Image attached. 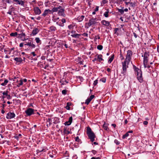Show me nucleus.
<instances>
[{"label": "nucleus", "mask_w": 159, "mask_h": 159, "mask_svg": "<svg viewBox=\"0 0 159 159\" xmlns=\"http://www.w3.org/2000/svg\"><path fill=\"white\" fill-rule=\"evenodd\" d=\"M133 68L135 71L137 72V79L140 83H142L143 81V79L142 77V72L141 70L139 69L135 65H133Z\"/></svg>", "instance_id": "obj_1"}, {"label": "nucleus", "mask_w": 159, "mask_h": 159, "mask_svg": "<svg viewBox=\"0 0 159 159\" xmlns=\"http://www.w3.org/2000/svg\"><path fill=\"white\" fill-rule=\"evenodd\" d=\"M86 133L89 139H90L91 142H93L94 141L96 135L92 131L91 128L89 126L87 127Z\"/></svg>", "instance_id": "obj_2"}, {"label": "nucleus", "mask_w": 159, "mask_h": 159, "mask_svg": "<svg viewBox=\"0 0 159 159\" xmlns=\"http://www.w3.org/2000/svg\"><path fill=\"white\" fill-rule=\"evenodd\" d=\"M130 61L125 60L124 61L122 62V71L121 73L123 74L124 75H125L127 71V69L128 68V65L129 64Z\"/></svg>", "instance_id": "obj_3"}, {"label": "nucleus", "mask_w": 159, "mask_h": 159, "mask_svg": "<svg viewBox=\"0 0 159 159\" xmlns=\"http://www.w3.org/2000/svg\"><path fill=\"white\" fill-rule=\"evenodd\" d=\"M96 23V19L95 18H92L90 19L88 23H87L85 24V27L88 28L91 25L95 24Z\"/></svg>", "instance_id": "obj_4"}, {"label": "nucleus", "mask_w": 159, "mask_h": 159, "mask_svg": "<svg viewBox=\"0 0 159 159\" xmlns=\"http://www.w3.org/2000/svg\"><path fill=\"white\" fill-rule=\"evenodd\" d=\"M132 54V52L131 50H128L127 52V54L125 60L130 61Z\"/></svg>", "instance_id": "obj_5"}, {"label": "nucleus", "mask_w": 159, "mask_h": 159, "mask_svg": "<svg viewBox=\"0 0 159 159\" xmlns=\"http://www.w3.org/2000/svg\"><path fill=\"white\" fill-rule=\"evenodd\" d=\"M149 56V52H145L144 53V55H142V57H143V61L148 62Z\"/></svg>", "instance_id": "obj_6"}, {"label": "nucleus", "mask_w": 159, "mask_h": 159, "mask_svg": "<svg viewBox=\"0 0 159 159\" xmlns=\"http://www.w3.org/2000/svg\"><path fill=\"white\" fill-rule=\"evenodd\" d=\"M34 110L31 108H29L25 111V112L28 116H30L34 114Z\"/></svg>", "instance_id": "obj_7"}, {"label": "nucleus", "mask_w": 159, "mask_h": 159, "mask_svg": "<svg viewBox=\"0 0 159 159\" xmlns=\"http://www.w3.org/2000/svg\"><path fill=\"white\" fill-rule=\"evenodd\" d=\"M25 46H27L30 47L31 48H34L35 47V45L34 44L33 42L31 40L29 41L28 42H26L25 44Z\"/></svg>", "instance_id": "obj_8"}, {"label": "nucleus", "mask_w": 159, "mask_h": 159, "mask_svg": "<svg viewBox=\"0 0 159 159\" xmlns=\"http://www.w3.org/2000/svg\"><path fill=\"white\" fill-rule=\"evenodd\" d=\"M15 116V114L13 112H9L6 116V118L7 119H11L14 118Z\"/></svg>", "instance_id": "obj_9"}, {"label": "nucleus", "mask_w": 159, "mask_h": 159, "mask_svg": "<svg viewBox=\"0 0 159 159\" xmlns=\"http://www.w3.org/2000/svg\"><path fill=\"white\" fill-rule=\"evenodd\" d=\"M25 33H22L20 34H19L17 38L20 39L22 41H25L27 39H25Z\"/></svg>", "instance_id": "obj_10"}, {"label": "nucleus", "mask_w": 159, "mask_h": 159, "mask_svg": "<svg viewBox=\"0 0 159 159\" xmlns=\"http://www.w3.org/2000/svg\"><path fill=\"white\" fill-rule=\"evenodd\" d=\"M34 13L36 15H39L41 13V10L38 7H34Z\"/></svg>", "instance_id": "obj_11"}, {"label": "nucleus", "mask_w": 159, "mask_h": 159, "mask_svg": "<svg viewBox=\"0 0 159 159\" xmlns=\"http://www.w3.org/2000/svg\"><path fill=\"white\" fill-rule=\"evenodd\" d=\"M52 13V11L49 9H46L44 10L42 16L45 17L47 15L51 14Z\"/></svg>", "instance_id": "obj_12"}, {"label": "nucleus", "mask_w": 159, "mask_h": 159, "mask_svg": "<svg viewBox=\"0 0 159 159\" xmlns=\"http://www.w3.org/2000/svg\"><path fill=\"white\" fill-rule=\"evenodd\" d=\"M13 1L15 2V3L16 4L20 5L22 6L24 5L25 2L22 0H13Z\"/></svg>", "instance_id": "obj_13"}, {"label": "nucleus", "mask_w": 159, "mask_h": 159, "mask_svg": "<svg viewBox=\"0 0 159 159\" xmlns=\"http://www.w3.org/2000/svg\"><path fill=\"white\" fill-rule=\"evenodd\" d=\"M94 97V95H92L86 100L85 103L87 105H88L92 100L93 99Z\"/></svg>", "instance_id": "obj_14"}, {"label": "nucleus", "mask_w": 159, "mask_h": 159, "mask_svg": "<svg viewBox=\"0 0 159 159\" xmlns=\"http://www.w3.org/2000/svg\"><path fill=\"white\" fill-rule=\"evenodd\" d=\"M65 10L64 9H60L58 11V14L59 16H61L65 17L66 15L64 13Z\"/></svg>", "instance_id": "obj_15"}, {"label": "nucleus", "mask_w": 159, "mask_h": 159, "mask_svg": "<svg viewBox=\"0 0 159 159\" xmlns=\"http://www.w3.org/2000/svg\"><path fill=\"white\" fill-rule=\"evenodd\" d=\"M39 31L38 28L35 27L32 30L31 34L33 35L34 36L36 34L39 32Z\"/></svg>", "instance_id": "obj_16"}, {"label": "nucleus", "mask_w": 159, "mask_h": 159, "mask_svg": "<svg viewBox=\"0 0 159 159\" xmlns=\"http://www.w3.org/2000/svg\"><path fill=\"white\" fill-rule=\"evenodd\" d=\"M101 22L103 25L106 26H108L110 25L109 22L105 20H102Z\"/></svg>", "instance_id": "obj_17"}, {"label": "nucleus", "mask_w": 159, "mask_h": 159, "mask_svg": "<svg viewBox=\"0 0 159 159\" xmlns=\"http://www.w3.org/2000/svg\"><path fill=\"white\" fill-rule=\"evenodd\" d=\"M84 17V16L82 15L81 16H80L77 17V20L79 22H81L83 20Z\"/></svg>", "instance_id": "obj_18"}, {"label": "nucleus", "mask_w": 159, "mask_h": 159, "mask_svg": "<svg viewBox=\"0 0 159 159\" xmlns=\"http://www.w3.org/2000/svg\"><path fill=\"white\" fill-rule=\"evenodd\" d=\"M97 57V59L100 62L101 61H104V60L102 58V55H98Z\"/></svg>", "instance_id": "obj_19"}, {"label": "nucleus", "mask_w": 159, "mask_h": 159, "mask_svg": "<svg viewBox=\"0 0 159 159\" xmlns=\"http://www.w3.org/2000/svg\"><path fill=\"white\" fill-rule=\"evenodd\" d=\"M14 60L17 62L21 63L22 61V58L20 57H16L14 58Z\"/></svg>", "instance_id": "obj_20"}, {"label": "nucleus", "mask_w": 159, "mask_h": 159, "mask_svg": "<svg viewBox=\"0 0 159 159\" xmlns=\"http://www.w3.org/2000/svg\"><path fill=\"white\" fill-rule=\"evenodd\" d=\"M23 80H20V81H17V86L18 87H20V86L22 85L23 84Z\"/></svg>", "instance_id": "obj_21"}, {"label": "nucleus", "mask_w": 159, "mask_h": 159, "mask_svg": "<svg viewBox=\"0 0 159 159\" xmlns=\"http://www.w3.org/2000/svg\"><path fill=\"white\" fill-rule=\"evenodd\" d=\"M80 34H71V36L73 38H79L80 36Z\"/></svg>", "instance_id": "obj_22"}, {"label": "nucleus", "mask_w": 159, "mask_h": 159, "mask_svg": "<svg viewBox=\"0 0 159 159\" xmlns=\"http://www.w3.org/2000/svg\"><path fill=\"white\" fill-rule=\"evenodd\" d=\"M10 36L12 37H17L18 36V33L17 32L15 33H11L10 34Z\"/></svg>", "instance_id": "obj_23"}, {"label": "nucleus", "mask_w": 159, "mask_h": 159, "mask_svg": "<svg viewBox=\"0 0 159 159\" xmlns=\"http://www.w3.org/2000/svg\"><path fill=\"white\" fill-rule=\"evenodd\" d=\"M114 55H112L111 56V57L109 58L108 61V63H111V62L113 60V59L114 58Z\"/></svg>", "instance_id": "obj_24"}, {"label": "nucleus", "mask_w": 159, "mask_h": 159, "mask_svg": "<svg viewBox=\"0 0 159 159\" xmlns=\"http://www.w3.org/2000/svg\"><path fill=\"white\" fill-rule=\"evenodd\" d=\"M8 80H7L6 79L4 80V82L1 84L2 86H5L8 83Z\"/></svg>", "instance_id": "obj_25"}, {"label": "nucleus", "mask_w": 159, "mask_h": 159, "mask_svg": "<svg viewBox=\"0 0 159 159\" xmlns=\"http://www.w3.org/2000/svg\"><path fill=\"white\" fill-rule=\"evenodd\" d=\"M8 92L7 90L4 91L2 93V94L4 96H5L6 97L8 95ZM2 98H5L4 96H2Z\"/></svg>", "instance_id": "obj_26"}, {"label": "nucleus", "mask_w": 159, "mask_h": 159, "mask_svg": "<svg viewBox=\"0 0 159 159\" xmlns=\"http://www.w3.org/2000/svg\"><path fill=\"white\" fill-rule=\"evenodd\" d=\"M35 41L37 43L41 44V41L40 40L39 38L37 37L35 39Z\"/></svg>", "instance_id": "obj_27"}, {"label": "nucleus", "mask_w": 159, "mask_h": 159, "mask_svg": "<svg viewBox=\"0 0 159 159\" xmlns=\"http://www.w3.org/2000/svg\"><path fill=\"white\" fill-rule=\"evenodd\" d=\"M102 127L104 128V129L107 130L108 127L107 126V124H106L105 123H104V124L103 125Z\"/></svg>", "instance_id": "obj_28"}, {"label": "nucleus", "mask_w": 159, "mask_h": 159, "mask_svg": "<svg viewBox=\"0 0 159 159\" xmlns=\"http://www.w3.org/2000/svg\"><path fill=\"white\" fill-rule=\"evenodd\" d=\"M3 2L5 3H10L11 2V0H2Z\"/></svg>", "instance_id": "obj_29"}, {"label": "nucleus", "mask_w": 159, "mask_h": 159, "mask_svg": "<svg viewBox=\"0 0 159 159\" xmlns=\"http://www.w3.org/2000/svg\"><path fill=\"white\" fill-rule=\"evenodd\" d=\"M52 12H56L58 11V9L57 7H54L52 8Z\"/></svg>", "instance_id": "obj_30"}, {"label": "nucleus", "mask_w": 159, "mask_h": 159, "mask_svg": "<svg viewBox=\"0 0 159 159\" xmlns=\"http://www.w3.org/2000/svg\"><path fill=\"white\" fill-rule=\"evenodd\" d=\"M97 48L98 50H101L103 48V46H102V45H98L97 46Z\"/></svg>", "instance_id": "obj_31"}, {"label": "nucleus", "mask_w": 159, "mask_h": 159, "mask_svg": "<svg viewBox=\"0 0 159 159\" xmlns=\"http://www.w3.org/2000/svg\"><path fill=\"white\" fill-rule=\"evenodd\" d=\"M50 30L52 31H55L56 30V28L54 26H52L50 27Z\"/></svg>", "instance_id": "obj_32"}, {"label": "nucleus", "mask_w": 159, "mask_h": 159, "mask_svg": "<svg viewBox=\"0 0 159 159\" xmlns=\"http://www.w3.org/2000/svg\"><path fill=\"white\" fill-rule=\"evenodd\" d=\"M109 11H106L103 14L104 16L106 17H108Z\"/></svg>", "instance_id": "obj_33"}, {"label": "nucleus", "mask_w": 159, "mask_h": 159, "mask_svg": "<svg viewBox=\"0 0 159 159\" xmlns=\"http://www.w3.org/2000/svg\"><path fill=\"white\" fill-rule=\"evenodd\" d=\"M57 25H58L61 26H63L64 25V24H63V23H62L61 22H60V21H58V22H57Z\"/></svg>", "instance_id": "obj_34"}, {"label": "nucleus", "mask_w": 159, "mask_h": 159, "mask_svg": "<svg viewBox=\"0 0 159 159\" xmlns=\"http://www.w3.org/2000/svg\"><path fill=\"white\" fill-rule=\"evenodd\" d=\"M50 1L49 0H46L45 2V4L46 6H48L50 4Z\"/></svg>", "instance_id": "obj_35"}, {"label": "nucleus", "mask_w": 159, "mask_h": 159, "mask_svg": "<svg viewBox=\"0 0 159 159\" xmlns=\"http://www.w3.org/2000/svg\"><path fill=\"white\" fill-rule=\"evenodd\" d=\"M73 120L72 117L71 116L69 117L68 121L69 122V125H70L72 122Z\"/></svg>", "instance_id": "obj_36"}, {"label": "nucleus", "mask_w": 159, "mask_h": 159, "mask_svg": "<svg viewBox=\"0 0 159 159\" xmlns=\"http://www.w3.org/2000/svg\"><path fill=\"white\" fill-rule=\"evenodd\" d=\"M118 11L121 14H123L124 12V10L122 9H118Z\"/></svg>", "instance_id": "obj_37"}, {"label": "nucleus", "mask_w": 159, "mask_h": 159, "mask_svg": "<svg viewBox=\"0 0 159 159\" xmlns=\"http://www.w3.org/2000/svg\"><path fill=\"white\" fill-rule=\"evenodd\" d=\"M129 135V134H128V133L127 132L125 134L123 135L122 136V138L123 139H125L126 137H128Z\"/></svg>", "instance_id": "obj_38"}, {"label": "nucleus", "mask_w": 159, "mask_h": 159, "mask_svg": "<svg viewBox=\"0 0 159 159\" xmlns=\"http://www.w3.org/2000/svg\"><path fill=\"white\" fill-rule=\"evenodd\" d=\"M47 122L49 123V125H51L52 124V121H51V118H49L47 120Z\"/></svg>", "instance_id": "obj_39"}, {"label": "nucleus", "mask_w": 159, "mask_h": 159, "mask_svg": "<svg viewBox=\"0 0 159 159\" xmlns=\"http://www.w3.org/2000/svg\"><path fill=\"white\" fill-rule=\"evenodd\" d=\"M148 62L143 61L144 67V68L147 67V65Z\"/></svg>", "instance_id": "obj_40"}, {"label": "nucleus", "mask_w": 159, "mask_h": 159, "mask_svg": "<svg viewBox=\"0 0 159 159\" xmlns=\"http://www.w3.org/2000/svg\"><path fill=\"white\" fill-rule=\"evenodd\" d=\"M97 39H100V37L99 35L95 36L94 39V40L96 41Z\"/></svg>", "instance_id": "obj_41"}, {"label": "nucleus", "mask_w": 159, "mask_h": 159, "mask_svg": "<svg viewBox=\"0 0 159 159\" xmlns=\"http://www.w3.org/2000/svg\"><path fill=\"white\" fill-rule=\"evenodd\" d=\"M67 92V90H63L62 91V93L64 95L66 94Z\"/></svg>", "instance_id": "obj_42"}, {"label": "nucleus", "mask_w": 159, "mask_h": 159, "mask_svg": "<svg viewBox=\"0 0 159 159\" xmlns=\"http://www.w3.org/2000/svg\"><path fill=\"white\" fill-rule=\"evenodd\" d=\"M74 26L72 25H70L68 26V28L70 29H73Z\"/></svg>", "instance_id": "obj_43"}, {"label": "nucleus", "mask_w": 159, "mask_h": 159, "mask_svg": "<svg viewBox=\"0 0 159 159\" xmlns=\"http://www.w3.org/2000/svg\"><path fill=\"white\" fill-rule=\"evenodd\" d=\"M80 140L79 139V137L77 136L76 138H75V141L77 142H79Z\"/></svg>", "instance_id": "obj_44"}, {"label": "nucleus", "mask_w": 159, "mask_h": 159, "mask_svg": "<svg viewBox=\"0 0 159 159\" xmlns=\"http://www.w3.org/2000/svg\"><path fill=\"white\" fill-rule=\"evenodd\" d=\"M98 80H96L94 81L93 84V85L94 86H95L97 84H98Z\"/></svg>", "instance_id": "obj_45"}, {"label": "nucleus", "mask_w": 159, "mask_h": 159, "mask_svg": "<svg viewBox=\"0 0 159 159\" xmlns=\"http://www.w3.org/2000/svg\"><path fill=\"white\" fill-rule=\"evenodd\" d=\"M82 35L86 37H88V34L86 33H84L83 34H82Z\"/></svg>", "instance_id": "obj_46"}, {"label": "nucleus", "mask_w": 159, "mask_h": 159, "mask_svg": "<svg viewBox=\"0 0 159 159\" xmlns=\"http://www.w3.org/2000/svg\"><path fill=\"white\" fill-rule=\"evenodd\" d=\"M61 21L62 22V23H63L64 24V23L66 22V20L64 18H63L61 20Z\"/></svg>", "instance_id": "obj_47"}, {"label": "nucleus", "mask_w": 159, "mask_h": 159, "mask_svg": "<svg viewBox=\"0 0 159 159\" xmlns=\"http://www.w3.org/2000/svg\"><path fill=\"white\" fill-rule=\"evenodd\" d=\"M91 159H101V158L99 157H93L91 158Z\"/></svg>", "instance_id": "obj_48"}, {"label": "nucleus", "mask_w": 159, "mask_h": 159, "mask_svg": "<svg viewBox=\"0 0 159 159\" xmlns=\"http://www.w3.org/2000/svg\"><path fill=\"white\" fill-rule=\"evenodd\" d=\"M120 58L121 60H123L124 59V57L121 54H120Z\"/></svg>", "instance_id": "obj_49"}, {"label": "nucleus", "mask_w": 159, "mask_h": 159, "mask_svg": "<svg viewBox=\"0 0 159 159\" xmlns=\"http://www.w3.org/2000/svg\"><path fill=\"white\" fill-rule=\"evenodd\" d=\"M102 2L103 4H105L107 3V1L106 0H102Z\"/></svg>", "instance_id": "obj_50"}, {"label": "nucleus", "mask_w": 159, "mask_h": 159, "mask_svg": "<svg viewBox=\"0 0 159 159\" xmlns=\"http://www.w3.org/2000/svg\"><path fill=\"white\" fill-rule=\"evenodd\" d=\"M115 143H116L118 145L120 144L119 142L116 139L114 141Z\"/></svg>", "instance_id": "obj_51"}, {"label": "nucleus", "mask_w": 159, "mask_h": 159, "mask_svg": "<svg viewBox=\"0 0 159 159\" xmlns=\"http://www.w3.org/2000/svg\"><path fill=\"white\" fill-rule=\"evenodd\" d=\"M64 124L65 125H69V121H66V122L65 123H64Z\"/></svg>", "instance_id": "obj_52"}, {"label": "nucleus", "mask_w": 159, "mask_h": 159, "mask_svg": "<svg viewBox=\"0 0 159 159\" xmlns=\"http://www.w3.org/2000/svg\"><path fill=\"white\" fill-rule=\"evenodd\" d=\"M65 108L67 110H70V107L68 106H66Z\"/></svg>", "instance_id": "obj_53"}, {"label": "nucleus", "mask_w": 159, "mask_h": 159, "mask_svg": "<svg viewBox=\"0 0 159 159\" xmlns=\"http://www.w3.org/2000/svg\"><path fill=\"white\" fill-rule=\"evenodd\" d=\"M92 152L93 153V154L94 155L96 153H97V152L95 150H93L92 151Z\"/></svg>", "instance_id": "obj_54"}, {"label": "nucleus", "mask_w": 159, "mask_h": 159, "mask_svg": "<svg viewBox=\"0 0 159 159\" xmlns=\"http://www.w3.org/2000/svg\"><path fill=\"white\" fill-rule=\"evenodd\" d=\"M7 97V99H11V97L10 96V95H8Z\"/></svg>", "instance_id": "obj_55"}, {"label": "nucleus", "mask_w": 159, "mask_h": 159, "mask_svg": "<svg viewBox=\"0 0 159 159\" xmlns=\"http://www.w3.org/2000/svg\"><path fill=\"white\" fill-rule=\"evenodd\" d=\"M71 103L70 102H68L66 103V105L68 106H70L71 105Z\"/></svg>", "instance_id": "obj_56"}, {"label": "nucleus", "mask_w": 159, "mask_h": 159, "mask_svg": "<svg viewBox=\"0 0 159 159\" xmlns=\"http://www.w3.org/2000/svg\"><path fill=\"white\" fill-rule=\"evenodd\" d=\"M98 8H99V7L96 6V7L94 10L95 11H98Z\"/></svg>", "instance_id": "obj_57"}, {"label": "nucleus", "mask_w": 159, "mask_h": 159, "mask_svg": "<svg viewBox=\"0 0 159 159\" xmlns=\"http://www.w3.org/2000/svg\"><path fill=\"white\" fill-rule=\"evenodd\" d=\"M31 54H32L33 56L35 57L36 56V54L34 52H31Z\"/></svg>", "instance_id": "obj_58"}, {"label": "nucleus", "mask_w": 159, "mask_h": 159, "mask_svg": "<svg viewBox=\"0 0 159 159\" xmlns=\"http://www.w3.org/2000/svg\"><path fill=\"white\" fill-rule=\"evenodd\" d=\"M24 45L23 43H20L19 46L20 47H22Z\"/></svg>", "instance_id": "obj_59"}, {"label": "nucleus", "mask_w": 159, "mask_h": 159, "mask_svg": "<svg viewBox=\"0 0 159 159\" xmlns=\"http://www.w3.org/2000/svg\"><path fill=\"white\" fill-rule=\"evenodd\" d=\"M148 123V122L147 121H145L143 122V124L144 125H147Z\"/></svg>", "instance_id": "obj_60"}, {"label": "nucleus", "mask_w": 159, "mask_h": 159, "mask_svg": "<svg viewBox=\"0 0 159 159\" xmlns=\"http://www.w3.org/2000/svg\"><path fill=\"white\" fill-rule=\"evenodd\" d=\"M7 13L10 14V15H11L12 14V11H9L8 12H7Z\"/></svg>", "instance_id": "obj_61"}, {"label": "nucleus", "mask_w": 159, "mask_h": 159, "mask_svg": "<svg viewBox=\"0 0 159 159\" xmlns=\"http://www.w3.org/2000/svg\"><path fill=\"white\" fill-rule=\"evenodd\" d=\"M133 34H134V36L135 38H136L137 37V35L135 33H134Z\"/></svg>", "instance_id": "obj_62"}, {"label": "nucleus", "mask_w": 159, "mask_h": 159, "mask_svg": "<svg viewBox=\"0 0 159 159\" xmlns=\"http://www.w3.org/2000/svg\"><path fill=\"white\" fill-rule=\"evenodd\" d=\"M98 60L97 58H95L92 61L93 62H94L95 61H96Z\"/></svg>", "instance_id": "obj_63"}, {"label": "nucleus", "mask_w": 159, "mask_h": 159, "mask_svg": "<svg viewBox=\"0 0 159 159\" xmlns=\"http://www.w3.org/2000/svg\"><path fill=\"white\" fill-rule=\"evenodd\" d=\"M157 52H159V46H157Z\"/></svg>", "instance_id": "obj_64"}]
</instances>
